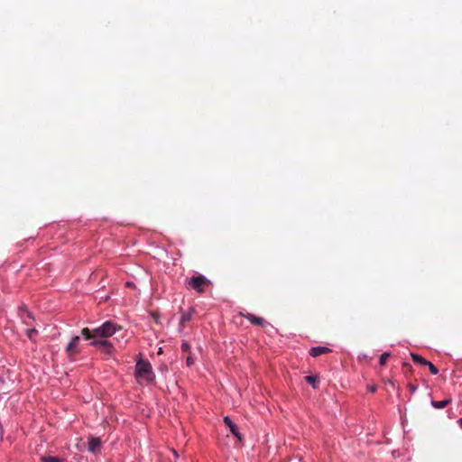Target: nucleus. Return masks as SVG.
<instances>
[{"label": "nucleus", "instance_id": "obj_15", "mask_svg": "<svg viewBox=\"0 0 462 462\" xmlns=\"http://www.w3.org/2000/svg\"><path fill=\"white\" fill-rule=\"evenodd\" d=\"M305 380L312 385L314 389L318 387L317 383H319V379L317 376L307 375L305 376Z\"/></svg>", "mask_w": 462, "mask_h": 462}, {"label": "nucleus", "instance_id": "obj_24", "mask_svg": "<svg viewBox=\"0 0 462 462\" xmlns=\"http://www.w3.org/2000/svg\"><path fill=\"white\" fill-rule=\"evenodd\" d=\"M27 317H28L29 319H32V314H31L30 312H28V313H27Z\"/></svg>", "mask_w": 462, "mask_h": 462}, {"label": "nucleus", "instance_id": "obj_3", "mask_svg": "<svg viewBox=\"0 0 462 462\" xmlns=\"http://www.w3.org/2000/svg\"><path fill=\"white\" fill-rule=\"evenodd\" d=\"M121 326H116L115 323L111 321L105 322L99 328H95V336L97 337H108L114 335L117 330H121Z\"/></svg>", "mask_w": 462, "mask_h": 462}, {"label": "nucleus", "instance_id": "obj_5", "mask_svg": "<svg viewBox=\"0 0 462 462\" xmlns=\"http://www.w3.org/2000/svg\"><path fill=\"white\" fill-rule=\"evenodd\" d=\"M92 346H97L105 354L110 355L113 349L112 344L107 340H94Z\"/></svg>", "mask_w": 462, "mask_h": 462}, {"label": "nucleus", "instance_id": "obj_23", "mask_svg": "<svg viewBox=\"0 0 462 462\" xmlns=\"http://www.w3.org/2000/svg\"><path fill=\"white\" fill-rule=\"evenodd\" d=\"M375 390H376L375 386H372V387L370 388V391H371V392H373V393H374V392H375Z\"/></svg>", "mask_w": 462, "mask_h": 462}, {"label": "nucleus", "instance_id": "obj_4", "mask_svg": "<svg viewBox=\"0 0 462 462\" xmlns=\"http://www.w3.org/2000/svg\"><path fill=\"white\" fill-rule=\"evenodd\" d=\"M80 342V337L79 336H75L72 337L71 341L66 346V354L69 359H73V357L79 352V345Z\"/></svg>", "mask_w": 462, "mask_h": 462}, {"label": "nucleus", "instance_id": "obj_19", "mask_svg": "<svg viewBox=\"0 0 462 462\" xmlns=\"http://www.w3.org/2000/svg\"><path fill=\"white\" fill-rule=\"evenodd\" d=\"M194 363H195V358L193 357L192 354L191 353L188 354L187 358H186L187 365L191 366L194 365Z\"/></svg>", "mask_w": 462, "mask_h": 462}, {"label": "nucleus", "instance_id": "obj_10", "mask_svg": "<svg viewBox=\"0 0 462 462\" xmlns=\"http://www.w3.org/2000/svg\"><path fill=\"white\" fill-rule=\"evenodd\" d=\"M331 349L326 346H316L310 350V355L313 357L319 356L323 354L330 353Z\"/></svg>", "mask_w": 462, "mask_h": 462}, {"label": "nucleus", "instance_id": "obj_6", "mask_svg": "<svg viewBox=\"0 0 462 462\" xmlns=\"http://www.w3.org/2000/svg\"><path fill=\"white\" fill-rule=\"evenodd\" d=\"M195 314V310L190 308L187 312H182L180 319V328L183 329L186 326L187 322H189L193 315Z\"/></svg>", "mask_w": 462, "mask_h": 462}, {"label": "nucleus", "instance_id": "obj_22", "mask_svg": "<svg viewBox=\"0 0 462 462\" xmlns=\"http://www.w3.org/2000/svg\"><path fill=\"white\" fill-rule=\"evenodd\" d=\"M459 427L462 429V418L457 420Z\"/></svg>", "mask_w": 462, "mask_h": 462}, {"label": "nucleus", "instance_id": "obj_1", "mask_svg": "<svg viewBox=\"0 0 462 462\" xmlns=\"http://www.w3.org/2000/svg\"><path fill=\"white\" fill-rule=\"evenodd\" d=\"M135 376L141 383H150L154 380L155 375L149 361L143 359L137 361L135 365Z\"/></svg>", "mask_w": 462, "mask_h": 462}, {"label": "nucleus", "instance_id": "obj_9", "mask_svg": "<svg viewBox=\"0 0 462 462\" xmlns=\"http://www.w3.org/2000/svg\"><path fill=\"white\" fill-rule=\"evenodd\" d=\"M101 441L98 438L90 437L88 439V450L94 454L100 451Z\"/></svg>", "mask_w": 462, "mask_h": 462}, {"label": "nucleus", "instance_id": "obj_21", "mask_svg": "<svg viewBox=\"0 0 462 462\" xmlns=\"http://www.w3.org/2000/svg\"><path fill=\"white\" fill-rule=\"evenodd\" d=\"M409 389L411 390V393H415L417 390V386L413 384H409Z\"/></svg>", "mask_w": 462, "mask_h": 462}, {"label": "nucleus", "instance_id": "obj_20", "mask_svg": "<svg viewBox=\"0 0 462 462\" xmlns=\"http://www.w3.org/2000/svg\"><path fill=\"white\" fill-rule=\"evenodd\" d=\"M427 366L432 374H437L439 373V369L431 362L429 361Z\"/></svg>", "mask_w": 462, "mask_h": 462}, {"label": "nucleus", "instance_id": "obj_17", "mask_svg": "<svg viewBox=\"0 0 462 462\" xmlns=\"http://www.w3.org/2000/svg\"><path fill=\"white\" fill-rule=\"evenodd\" d=\"M389 357H390V353L385 352V353L382 354L380 356V365H385V363L387 362Z\"/></svg>", "mask_w": 462, "mask_h": 462}, {"label": "nucleus", "instance_id": "obj_8", "mask_svg": "<svg viewBox=\"0 0 462 462\" xmlns=\"http://www.w3.org/2000/svg\"><path fill=\"white\" fill-rule=\"evenodd\" d=\"M243 317H245L247 320H249L253 325H255V326H261V327H263L266 325V321L261 318V317H256L254 316V314L252 313H246V314H242Z\"/></svg>", "mask_w": 462, "mask_h": 462}, {"label": "nucleus", "instance_id": "obj_11", "mask_svg": "<svg viewBox=\"0 0 462 462\" xmlns=\"http://www.w3.org/2000/svg\"><path fill=\"white\" fill-rule=\"evenodd\" d=\"M450 402H451V399L448 398L443 401H431V405L435 409H442V408L446 407L447 405H448Z\"/></svg>", "mask_w": 462, "mask_h": 462}, {"label": "nucleus", "instance_id": "obj_16", "mask_svg": "<svg viewBox=\"0 0 462 462\" xmlns=\"http://www.w3.org/2000/svg\"><path fill=\"white\" fill-rule=\"evenodd\" d=\"M38 331L35 328H28L26 330V335L30 340H34V337L37 335Z\"/></svg>", "mask_w": 462, "mask_h": 462}, {"label": "nucleus", "instance_id": "obj_7", "mask_svg": "<svg viewBox=\"0 0 462 462\" xmlns=\"http://www.w3.org/2000/svg\"><path fill=\"white\" fill-rule=\"evenodd\" d=\"M224 422L225 424L228 427L230 432L236 437L239 440L242 439V436L240 434V432L238 431V428L237 426L231 420V419L229 417H225L224 418Z\"/></svg>", "mask_w": 462, "mask_h": 462}, {"label": "nucleus", "instance_id": "obj_14", "mask_svg": "<svg viewBox=\"0 0 462 462\" xmlns=\"http://www.w3.org/2000/svg\"><path fill=\"white\" fill-rule=\"evenodd\" d=\"M42 462H63V460L58 457L42 456L41 457Z\"/></svg>", "mask_w": 462, "mask_h": 462}, {"label": "nucleus", "instance_id": "obj_12", "mask_svg": "<svg viewBox=\"0 0 462 462\" xmlns=\"http://www.w3.org/2000/svg\"><path fill=\"white\" fill-rule=\"evenodd\" d=\"M81 335L84 337V338L86 340H88V339H95L97 340L96 338H97V336H95V329H93L92 331L88 328H85L81 330Z\"/></svg>", "mask_w": 462, "mask_h": 462}, {"label": "nucleus", "instance_id": "obj_18", "mask_svg": "<svg viewBox=\"0 0 462 462\" xmlns=\"http://www.w3.org/2000/svg\"><path fill=\"white\" fill-rule=\"evenodd\" d=\"M190 348H191L190 345L188 342H186V341L182 342V344H181V350L183 352L189 354V353H191Z\"/></svg>", "mask_w": 462, "mask_h": 462}, {"label": "nucleus", "instance_id": "obj_13", "mask_svg": "<svg viewBox=\"0 0 462 462\" xmlns=\"http://www.w3.org/2000/svg\"><path fill=\"white\" fill-rule=\"evenodd\" d=\"M411 356L412 361L418 365H427V364L429 362L424 357H422L421 356L415 354V353H411Z\"/></svg>", "mask_w": 462, "mask_h": 462}, {"label": "nucleus", "instance_id": "obj_2", "mask_svg": "<svg viewBox=\"0 0 462 462\" xmlns=\"http://www.w3.org/2000/svg\"><path fill=\"white\" fill-rule=\"evenodd\" d=\"M185 284L187 288H190L199 293H203L206 291V287L211 284V282L204 275L199 274L187 279Z\"/></svg>", "mask_w": 462, "mask_h": 462}]
</instances>
